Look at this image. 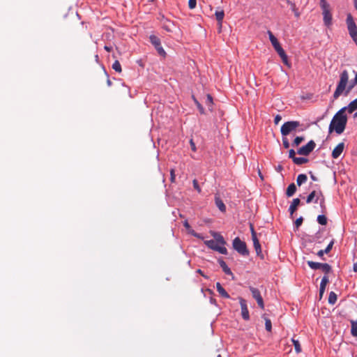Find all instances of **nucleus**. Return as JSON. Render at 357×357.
Returning a JSON list of instances; mask_svg holds the SVG:
<instances>
[{
	"mask_svg": "<svg viewBox=\"0 0 357 357\" xmlns=\"http://www.w3.org/2000/svg\"><path fill=\"white\" fill-rule=\"evenodd\" d=\"M176 179L175 171L174 169L170 170V181L174 183Z\"/></svg>",
	"mask_w": 357,
	"mask_h": 357,
	"instance_id": "obj_45",
	"label": "nucleus"
},
{
	"mask_svg": "<svg viewBox=\"0 0 357 357\" xmlns=\"http://www.w3.org/2000/svg\"><path fill=\"white\" fill-rule=\"evenodd\" d=\"M293 162L298 165H301L307 163L308 162V159L306 158L296 157V158H294Z\"/></svg>",
	"mask_w": 357,
	"mask_h": 357,
	"instance_id": "obj_30",
	"label": "nucleus"
},
{
	"mask_svg": "<svg viewBox=\"0 0 357 357\" xmlns=\"http://www.w3.org/2000/svg\"><path fill=\"white\" fill-rule=\"evenodd\" d=\"M233 248L243 256H248L249 255V251L247 248L245 243L242 241L238 237H236L234 239Z\"/></svg>",
	"mask_w": 357,
	"mask_h": 357,
	"instance_id": "obj_5",
	"label": "nucleus"
},
{
	"mask_svg": "<svg viewBox=\"0 0 357 357\" xmlns=\"http://www.w3.org/2000/svg\"><path fill=\"white\" fill-rule=\"evenodd\" d=\"M282 119V117L280 115L278 114L275 116V119H274V123L275 124H278Z\"/></svg>",
	"mask_w": 357,
	"mask_h": 357,
	"instance_id": "obj_48",
	"label": "nucleus"
},
{
	"mask_svg": "<svg viewBox=\"0 0 357 357\" xmlns=\"http://www.w3.org/2000/svg\"><path fill=\"white\" fill-rule=\"evenodd\" d=\"M316 144L313 140H310L308 143L301 147L297 153L299 155H308L315 148Z\"/></svg>",
	"mask_w": 357,
	"mask_h": 357,
	"instance_id": "obj_8",
	"label": "nucleus"
},
{
	"mask_svg": "<svg viewBox=\"0 0 357 357\" xmlns=\"http://www.w3.org/2000/svg\"><path fill=\"white\" fill-rule=\"evenodd\" d=\"M215 15L220 28L222 26V20L225 17V13L222 10H216L215 13Z\"/></svg>",
	"mask_w": 357,
	"mask_h": 357,
	"instance_id": "obj_23",
	"label": "nucleus"
},
{
	"mask_svg": "<svg viewBox=\"0 0 357 357\" xmlns=\"http://www.w3.org/2000/svg\"><path fill=\"white\" fill-rule=\"evenodd\" d=\"M205 243L208 248L218 251L221 254L226 255L227 253V248L224 246L219 245L220 243H218L214 240L207 241Z\"/></svg>",
	"mask_w": 357,
	"mask_h": 357,
	"instance_id": "obj_9",
	"label": "nucleus"
},
{
	"mask_svg": "<svg viewBox=\"0 0 357 357\" xmlns=\"http://www.w3.org/2000/svg\"><path fill=\"white\" fill-rule=\"evenodd\" d=\"M288 5L290 6L291 10L294 12V15L296 18H298L301 15L300 12L298 11V8L296 7L295 3L292 2L290 0H284Z\"/></svg>",
	"mask_w": 357,
	"mask_h": 357,
	"instance_id": "obj_16",
	"label": "nucleus"
},
{
	"mask_svg": "<svg viewBox=\"0 0 357 357\" xmlns=\"http://www.w3.org/2000/svg\"><path fill=\"white\" fill-rule=\"evenodd\" d=\"M219 264L222 268V271L225 272V273H226L227 275H233L231 269L228 267L227 264L223 260H219Z\"/></svg>",
	"mask_w": 357,
	"mask_h": 357,
	"instance_id": "obj_24",
	"label": "nucleus"
},
{
	"mask_svg": "<svg viewBox=\"0 0 357 357\" xmlns=\"http://www.w3.org/2000/svg\"><path fill=\"white\" fill-rule=\"evenodd\" d=\"M325 290H326V287H321L320 286V288H319V296L320 298H321L325 292Z\"/></svg>",
	"mask_w": 357,
	"mask_h": 357,
	"instance_id": "obj_49",
	"label": "nucleus"
},
{
	"mask_svg": "<svg viewBox=\"0 0 357 357\" xmlns=\"http://www.w3.org/2000/svg\"><path fill=\"white\" fill-rule=\"evenodd\" d=\"M345 112L346 108H342L334 115L329 125L330 132L335 130L337 134H341L344 132L347 122Z\"/></svg>",
	"mask_w": 357,
	"mask_h": 357,
	"instance_id": "obj_1",
	"label": "nucleus"
},
{
	"mask_svg": "<svg viewBox=\"0 0 357 357\" xmlns=\"http://www.w3.org/2000/svg\"><path fill=\"white\" fill-rule=\"evenodd\" d=\"M205 103L208 106V109L210 111H212L213 110L212 106H213V98L210 94H207L206 100H205Z\"/></svg>",
	"mask_w": 357,
	"mask_h": 357,
	"instance_id": "obj_29",
	"label": "nucleus"
},
{
	"mask_svg": "<svg viewBox=\"0 0 357 357\" xmlns=\"http://www.w3.org/2000/svg\"><path fill=\"white\" fill-rule=\"evenodd\" d=\"M277 53L279 54V56H280V58L282 59V62L285 64V65H287L289 66V62H288V57L284 52V50L282 49V47L280 48L278 50L276 51Z\"/></svg>",
	"mask_w": 357,
	"mask_h": 357,
	"instance_id": "obj_22",
	"label": "nucleus"
},
{
	"mask_svg": "<svg viewBox=\"0 0 357 357\" xmlns=\"http://www.w3.org/2000/svg\"><path fill=\"white\" fill-rule=\"evenodd\" d=\"M197 5V0H189L188 1V7L190 9H194Z\"/></svg>",
	"mask_w": 357,
	"mask_h": 357,
	"instance_id": "obj_42",
	"label": "nucleus"
},
{
	"mask_svg": "<svg viewBox=\"0 0 357 357\" xmlns=\"http://www.w3.org/2000/svg\"><path fill=\"white\" fill-rule=\"evenodd\" d=\"M353 269L355 272H357V261L356 263H354Z\"/></svg>",
	"mask_w": 357,
	"mask_h": 357,
	"instance_id": "obj_62",
	"label": "nucleus"
},
{
	"mask_svg": "<svg viewBox=\"0 0 357 357\" xmlns=\"http://www.w3.org/2000/svg\"><path fill=\"white\" fill-rule=\"evenodd\" d=\"M273 47H274L275 50V51H277V50H278L280 48H281L282 47H281L280 44L279 43V44H278L277 45L273 46Z\"/></svg>",
	"mask_w": 357,
	"mask_h": 357,
	"instance_id": "obj_61",
	"label": "nucleus"
},
{
	"mask_svg": "<svg viewBox=\"0 0 357 357\" xmlns=\"http://www.w3.org/2000/svg\"><path fill=\"white\" fill-rule=\"evenodd\" d=\"M252 239L253 241L254 248L255 249L257 255H261V245L259 243V241L257 236H252Z\"/></svg>",
	"mask_w": 357,
	"mask_h": 357,
	"instance_id": "obj_15",
	"label": "nucleus"
},
{
	"mask_svg": "<svg viewBox=\"0 0 357 357\" xmlns=\"http://www.w3.org/2000/svg\"><path fill=\"white\" fill-rule=\"evenodd\" d=\"M307 177L304 174H301L297 176L296 183L298 186L307 181Z\"/></svg>",
	"mask_w": 357,
	"mask_h": 357,
	"instance_id": "obj_28",
	"label": "nucleus"
},
{
	"mask_svg": "<svg viewBox=\"0 0 357 357\" xmlns=\"http://www.w3.org/2000/svg\"><path fill=\"white\" fill-rule=\"evenodd\" d=\"M183 225L186 229H190V226L189 223L188 222V221H185L183 223Z\"/></svg>",
	"mask_w": 357,
	"mask_h": 357,
	"instance_id": "obj_59",
	"label": "nucleus"
},
{
	"mask_svg": "<svg viewBox=\"0 0 357 357\" xmlns=\"http://www.w3.org/2000/svg\"><path fill=\"white\" fill-rule=\"evenodd\" d=\"M158 54H160V55H165V50H163V48L162 47L161 45L160 46H158V47H155Z\"/></svg>",
	"mask_w": 357,
	"mask_h": 357,
	"instance_id": "obj_47",
	"label": "nucleus"
},
{
	"mask_svg": "<svg viewBox=\"0 0 357 357\" xmlns=\"http://www.w3.org/2000/svg\"><path fill=\"white\" fill-rule=\"evenodd\" d=\"M343 108H346V111H348L349 113L351 114L357 109V98L351 101L347 107H344Z\"/></svg>",
	"mask_w": 357,
	"mask_h": 357,
	"instance_id": "obj_20",
	"label": "nucleus"
},
{
	"mask_svg": "<svg viewBox=\"0 0 357 357\" xmlns=\"http://www.w3.org/2000/svg\"><path fill=\"white\" fill-rule=\"evenodd\" d=\"M300 126L299 121H291L285 122L280 128V132L282 136L288 135L291 132L295 130Z\"/></svg>",
	"mask_w": 357,
	"mask_h": 357,
	"instance_id": "obj_6",
	"label": "nucleus"
},
{
	"mask_svg": "<svg viewBox=\"0 0 357 357\" xmlns=\"http://www.w3.org/2000/svg\"><path fill=\"white\" fill-rule=\"evenodd\" d=\"M192 184H193V187L194 188L199 192L200 193L202 192V190H201V188L199 187V183H198V181L196 180V179H194L192 181Z\"/></svg>",
	"mask_w": 357,
	"mask_h": 357,
	"instance_id": "obj_40",
	"label": "nucleus"
},
{
	"mask_svg": "<svg viewBox=\"0 0 357 357\" xmlns=\"http://www.w3.org/2000/svg\"><path fill=\"white\" fill-rule=\"evenodd\" d=\"M271 43L273 46H275V45H277L278 44L280 43L277 38H275L274 40L271 41Z\"/></svg>",
	"mask_w": 357,
	"mask_h": 357,
	"instance_id": "obj_55",
	"label": "nucleus"
},
{
	"mask_svg": "<svg viewBox=\"0 0 357 357\" xmlns=\"http://www.w3.org/2000/svg\"><path fill=\"white\" fill-rule=\"evenodd\" d=\"M252 236H257V234L254 229V227L252 224L250 225Z\"/></svg>",
	"mask_w": 357,
	"mask_h": 357,
	"instance_id": "obj_53",
	"label": "nucleus"
},
{
	"mask_svg": "<svg viewBox=\"0 0 357 357\" xmlns=\"http://www.w3.org/2000/svg\"><path fill=\"white\" fill-rule=\"evenodd\" d=\"M303 222V217H300L296 220L294 224H295L296 229H298L302 225Z\"/></svg>",
	"mask_w": 357,
	"mask_h": 357,
	"instance_id": "obj_41",
	"label": "nucleus"
},
{
	"mask_svg": "<svg viewBox=\"0 0 357 357\" xmlns=\"http://www.w3.org/2000/svg\"><path fill=\"white\" fill-rule=\"evenodd\" d=\"M238 300L241 305L242 317L244 320L248 321L250 319V314L247 306V302L241 297H239Z\"/></svg>",
	"mask_w": 357,
	"mask_h": 357,
	"instance_id": "obj_11",
	"label": "nucleus"
},
{
	"mask_svg": "<svg viewBox=\"0 0 357 357\" xmlns=\"http://www.w3.org/2000/svg\"><path fill=\"white\" fill-rule=\"evenodd\" d=\"M337 298V294L333 291H331L328 296V303L333 305L336 303Z\"/></svg>",
	"mask_w": 357,
	"mask_h": 357,
	"instance_id": "obj_31",
	"label": "nucleus"
},
{
	"mask_svg": "<svg viewBox=\"0 0 357 357\" xmlns=\"http://www.w3.org/2000/svg\"><path fill=\"white\" fill-rule=\"evenodd\" d=\"M190 146H191V149L193 151H196V146H195V144L194 143L193 140L191 139L190 141Z\"/></svg>",
	"mask_w": 357,
	"mask_h": 357,
	"instance_id": "obj_51",
	"label": "nucleus"
},
{
	"mask_svg": "<svg viewBox=\"0 0 357 357\" xmlns=\"http://www.w3.org/2000/svg\"><path fill=\"white\" fill-rule=\"evenodd\" d=\"M213 237L215 238L214 241L218 243H220L222 245H224L226 243L223 236L221 234L218 233H214Z\"/></svg>",
	"mask_w": 357,
	"mask_h": 357,
	"instance_id": "obj_26",
	"label": "nucleus"
},
{
	"mask_svg": "<svg viewBox=\"0 0 357 357\" xmlns=\"http://www.w3.org/2000/svg\"><path fill=\"white\" fill-rule=\"evenodd\" d=\"M354 7H355V8H356V10H357V0H354Z\"/></svg>",
	"mask_w": 357,
	"mask_h": 357,
	"instance_id": "obj_64",
	"label": "nucleus"
},
{
	"mask_svg": "<svg viewBox=\"0 0 357 357\" xmlns=\"http://www.w3.org/2000/svg\"><path fill=\"white\" fill-rule=\"evenodd\" d=\"M326 254L325 252H324V250H319L318 252H317V255L319 257H322L324 256V255Z\"/></svg>",
	"mask_w": 357,
	"mask_h": 357,
	"instance_id": "obj_56",
	"label": "nucleus"
},
{
	"mask_svg": "<svg viewBox=\"0 0 357 357\" xmlns=\"http://www.w3.org/2000/svg\"><path fill=\"white\" fill-rule=\"evenodd\" d=\"M349 81V73L347 70H344L342 72L340 76V81L337 84L336 89L333 93L334 99H337L339 98L344 91V95L347 96L351 90L353 89L354 82L350 84L347 88V85Z\"/></svg>",
	"mask_w": 357,
	"mask_h": 357,
	"instance_id": "obj_2",
	"label": "nucleus"
},
{
	"mask_svg": "<svg viewBox=\"0 0 357 357\" xmlns=\"http://www.w3.org/2000/svg\"><path fill=\"white\" fill-rule=\"evenodd\" d=\"M334 243H335V240L333 239L330 243L328 245V246L326 248V249L324 250V252H325L326 254H328V252H331V250H332L333 248V246L334 245Z\"/></svg>",
	"mask_w": 357,
	"mask_h": 357,
	"instance_id": "obj_39",
	"label": "nucleus"
},
{
	"mask_svg": "<svg viewBox=\"0 0 357 357\" xmlns=\"http://www.w3.org/2000/svg\"><path fill=\"white\" fill-rule=\"evenodd\" d=\"M351 333L354 337H357V321H351Z\"/></svg>",
	"mask_w": 357,
	"mask_h": 357,
	"instance_id": "obj_34",
	"label": "nucleus"
},
{
	"mask_svg": "<svg viewBox=\"0 0 357 357\" xmlns=\"http://www.w3.org/2000/svg\"><path fill=\"white\" fill-rule=\"evenodd\" d=\"M189 233L191 234L192 236H195V237H198L199 238V234H198L197 233H196L194 230L192 229H189Z\"/></svg>",
	"mask_w": 357,
	"mask_h": 357,
	"instance_id": "obj_52",
	"label": "nucleus"
},
{
	"mask_svg": "<svg viewBox=\"0 0 357 357\" xmlns=\"http://www.w3.org/2000/svg\"><path fill=\"white\" fill-rule=\"evenodd\" d=\"M164 29H165L167 31H172V29L169 24H165L163 26Z\"/></svg>",
	"mask_w": 357,
	"mask_h": 357,
	"instance_id": "obj_54",
	"label": "nucleus"
},
{
	"mask_svg": "<svg viewBox=\"0 0 357 357\" xmlns=\"http://www.w3.org/2000/svg\"><path fill=\"white\" fill-rule=\"evenodd\" d=\"M277 53L279 54V56H280V58L282 59V62L285 64V65H287L289 66V62H288V57L284 52V50L282 49V47L280 48L278 50L276 51Z\"/></svg>",
	"mask_w": 357,
	"mask_h": 357,
	"instance_id": "obj_21",
	"label": "nucleus"
},
{
	"mask_svg": "<svg viewBox=\"0 0 357 357\" xmlns=\"http://www.w3.org/2000/svg\"><path fill=\"white\" fill-rule=\"evenodd\" d=\"M354 84L356 85H357V72L355 74V77H354Z\"/></svg>",
	"mask_w": 357,
	"mask_h": 357,
	"instance_id": "obj_63",
	"label": "nucleus"
},
{
	"mask_svg": "<svg viewBox=\"0 0 357 357\" xmlns=\"http://www.w3.org/2000/svg\"><path fill=\"white\" fill-rule=\"evenodd\" d=\"M318 199L320 201L319 205L321 208V211L323 213H325L326 211V204H325V197H324L323 192L321 190H319Z\"/></svg>",
	"mask_w": 357,
	"mask_h": 357,
	"instance_id": "obj_14",
	"label": "nucleus"
},
{
	"mask_svg": "<svg viewBox=\"0 0 357 357\" xmlns=\"http://www.w3.org/2000/svg\"><path fill=\"white\" fill-rule=\"evenodd\" d=\"M291 341L294 346L296 352L297 354L301 353V347L299 341L298 340H295L294 338H292Z\"/></svg>",
	"mask_w": 357,
	"mask_h": 357,
	"instance_id": "obj_32",
	"label": "nucleus"
},
{
	"mask_svg": "<svg viewBox=\"0 0 357 357\" xmlns=\"http://www.w3.org/2000/svg\"><path fill=\"white\" fill-rule=\"evenodd\" d=\"M284 137L285 136H283V137H282V144L285 149H288L289 147V142L288 139Z\"/></svg>",
	"mask_w": 357,
	"mask_h": 357,
	"instance_id": "obj_44",
	"label": "nucleus"
},
{
	"mask_svg": "<svg viewBox=\"0 0 357 357\" xmlns=\"http://www.w3.org/2000/svg\"><path fill=\"white\" fill-rule=\"evenodd\" d=\"M262 317L265 321L266 330L268 332H271L272 330V324L271 319H268L266 314H263Z\"/></svg>",
	"mask_w": 357,
	"mask_h": 357,
	"instance_id": "obj_27",
	"label": "nucleus"
},
{
	"mask_svg": "<svg viewBox=\"0 0 357 357\" xmlns=\"http://www.w3.org/2000/svg\"><path fill=\"white\" fill-rule=\"evenodd\" d=\"M318 195H319V191L313 190L312 192H311L306 199L307 204L311 203L315 197H316V199H315L314 202H317L319 200Z\"/></svg>",
	"mask_w": 357,
	"mask_h": 357,
	"instance_id": "obj_18",
	"label": "nucleus"
},
{
	"mask_svg": "<svg viewBox=\"0 0 357 357\" xmlns=\"http://www.w3.org/2000/svg\"><path fill=\"white\" fill-rule=\"evenodd\" d=\"M112 68L118 73H121L122 71L121 66L118 60H116L112 64Z\"/></svg>",
	"mask_w": 357,
	"mask_h": 357,
	"instance_id": "obj_36",
	"label": "nucleus"
},
{
	"mask_svg": "<svg viewBox=\"0 0 357 357\" xmlns=\"http://www.w3.org/2000/svg\"><path fill=\"white\" fill-rule=\"evenodd\" d=\"M216 289L219 294L226 298H229L230 296L225 289L222 287L220 282L216 283Z\"/></svg>",
	"mask_w": 357,
	"mask_h": 357,
	"instance_id": "obj_17",
	"label": "nucleus"
},
{
	"mask_svg": "<svg viewBox=\"0 0 357 357\" xmlns=\"http://www.w3.org/2000/svg\"><path fill=\"white\" fill-rule=\"evenodd\" d=\"M317 222L321 225H326L327 224V218L325 215H319L317 216Z\"/></svg>",
	"mask_w": 357,
	"mask_h": 357,
	"instance_id": "obj_35",
	"label": "nucleus"
},
{
	"mask_svg": "<svg viewBox=\"0 0 357 357\" xmlns=\"http://www.w3.org/2000/svg\"><path fill=\"white\" fill-rule=\"evenodd\" d=\"M104 49H105L106 51H107V52H111V51H112V47H109V46H107V45H106V46H105V47H104Z\"/></svg>",
	"mask_w": 357,
	"mask_h": 357,
	"instance_id": "obj_60",
	"label": "nucleus"
},
{
	"mask_svg": "<svg viewBox=\"0 0 357 357\" xmlns=\"http://www.w3.org/2000/svg\"><path fill=\"white\" fill-rule=\"evenodd\" d=\"M310 178L312 181H317V178L313 174L312 172H310Z\"/></svg>",
	"mask_w": 357,
	"mask_h": 357,
	"instance_id": "obj_57",
	"label": "nucleus"
},
{
	"mask_svg": "<svg viewBox=\"0 0 357 357\" xmlns=\"http://www.w3.org/2000/svg\"><path fill=\"white\" fill-rule=\"evenodd\" d=\"M344 149V144L343 142L339 143L332 151L333 158H337L343 152Z\"/></svg>",
	"mask_w": 357,
	"mask_h": 357,
	"instance_id": "obj_12",
	"label": "nucleus"
},
{
	"mask_svg": "<svg viewBox=\"0 0 357 357\" xmlns=\"http://www.w3.org/2000/svg\"><path fill=\"white\" fill-rule=\"evenodd\" d=\"M320 7L322 10L324 24L328 28H330L333 24V15L330 4L326 0H320Z\"/></svg>",
	"mask_w": 357,
	"mask_h": 357,
	"instance_id": "obj_3",
	"label": "nucleus"
},
{
	"mask_svg": "<svg viewBox=\"0 0 357 357\" xmlns=\"http://www.w3.org/2000/svg\"><path fill=\"white\" fill-rule=\"evenodd\" d=\"M296 191V185L294 183H292L288 186L287 191H286V195L287 197H290L294 195Z\"/></svg>",
	"mask_w": 357,
	"mask_h": 357,
	"instance_id": "obj_25",
	"label": "nucleus"
},
{
	"mask_svg": "<svg viewBox=\"0 0 357 357\" xmlns=\"http://www.w3.org/2000/svg\"><path fill=\"white\" fill-rule=\"evenodd\" d=\"M197 273H199L200 275H202L205 278H208V277L204 274V273L202 272V271L201 269H197Z\"/></svg>",
	"mask_w": 357,
	"mask_h": 357,
	"instance_id": "obj_58",
	"label": "nucleus"
},
{
	"mask_svg": "<svg viewBox=\"0 0 357 357\" xmlns=\"http://www.w3.org/2000/svg\"><path fill=\"white\" fill-rule=\"evenodd\" d=\"M307 265L313 270L321 269L325 274H328L332 271L331 266L327 263L307 261Z\"/></svg>",
	"mask_w": 357,
	"mask_h": 357,
	"instance_id": "obj_7",
	"label": "nucleus"
},
{
	"mask_svg": "<svg viewBox=\"0 0 357 357\" xmlns=\"http://www.w3.org/2000/svg\"><path fill=\"white\" fill-rule=\"evenodd\" d=\"M215 202L216 206L219 208L220 211L225 212L226 211V206L223 203L222 200L219 197L215 196Z\"/></svg>",
	"mask_w": 357,
	"mask_h": 357,
	"instance_id": "obj_19",
	"label": "nucleus"
},
{
	"mask_svg": "<svg viewBox=\"0 0 357 357\" xmlns=\"http://www.w3.org/2000/svg\"><path fill=\"white\" fill-rule=\"evenodd\" d=\"M150 40H151V43L155 46V47H158V46L160 45V40L155 36H151Z\"/></svg>",
	"mask_w": 357,
	"mask_h": 357,
	"instance_id": "obj_33",
	"label": "nucleus"
},
{
	"mask_svg": "<svg viewBox=\"0 0 357 357\" xmlns=\"http://www.w3.org/2000/svg\"><path fill=\"white\" fill-rule=\"evenodd\" d=\"M250 290L252 293V297L256 300L259 307L261 309L264 310V303L263 298L261 296V294H260V291H259V289H257L255 287H250Z\"/></svg>",
	"mask_w": 357,
	"mask_h": 357,
	"instance_id": "obj_10",
	"label": "nucleus"
},
{
	"mask_svg": "<svg viewBox=\"0 0 357 357\" xmlns=\"http://www.w3.org/2000/svg\"><path fill=\"white\" fill-rule=\"evenodd\" d=\"M305 140V137H296L293 143H292V145L294 146H298L301 142H303V141Z\"/></svg>",
	"mask_w": 357,
	"mask_h": 357,
	"instance_id": "obj_37",
	"label": "nucleus"
},
{
	"mask_svg": "<svg viewBox=\"0 0 357 357\" xmlns=\"http://www.w3.org/2000/svg\"><path fill=\"white\" fill-rule=\"evenodd\" d=\"M328 282H329L328 277L327 276V274H325V275L321 279L320 286L326 287Z\"/></svg>",
	"mask_w": 357,
	"mask_h": 357,
	"instance_id": "obj_38",
	"label": "nucleus"
},
{
	"mask_svg": "<svg viewBox=\"0 0 357 357\" xmlns=\"http://www.w3.org/2000/svg\"><path fill=\"white\" fill-rule=\"evenodd\" d=\"M300 203L301 201L298 198H295L293 199L289 208V211L290 213L291 216H292L294 213L297 210V208L299 206Z\"/></svg>",
	"mask_w": 357,
	"mask_h": 357,
	"instance_id": "obj_13",
	"label": "nucleus"
},
{
	"mask_svg": "<svg viewBox=\"0 0 357 357\" xmlns=\"http://www.w3.org/2000/svg\"><path fill=\"white\" fill-rule=\"evenodd\" d=\"M295 155H296V152H295V151L294 149H290L289 151V157L290 158H291L292 160H294V158H296Z\"/></svg>",
	"mask_w": 357,
	"mask_h": 357,
	"instance_id": "obj_46",
	"label": "nucleus"
},
{
	"mask_svg": "<svg viewBox=\"0 0 357 357\" xmlns=\"http://www.w3.org/2000/svg\"><path fill=\"white\" fill-rule=\"evenodd\" d=\"M268 34L269 36L270 41H272L273 40L276 38L271 31H268Z\"/></svg>",
	"mask_w": 357,
	"mask_h": 357,
	"instance_id": "obj_50",
	"label": "nucleus"
},
{
	"mask_svg": "<svg viewBox=\"0 0 357 357\" xmlns=\"http://www.w3.org/2000/svg\"><path fill=\"white\" fill-rule=\"evenodd\" d=\"M346 23L349 36L357 45V26L352 15L350 13L347 15Z\"/></svg>",
	"mask_w": 357,
	"mask_h": 357,
	"instance_id": "obj_4",
	"label": "nucleus"
},
{
	"mask_svg": "<svg viewBox=\"0 0 357 357\" xmlns=\"http://www.w3.org/2000/svg\"><path fill=\"white\" fill-rule=\"evenodd\" d=\"M194 100L200 113L204 114V109L202 105L196 99L194 98Z\"/></svg>",
	"mask_w": 357,
	"mask_h": 357,
	"instance_id": "obj_43",
	"label": "nucleus"
}]
</instances>
